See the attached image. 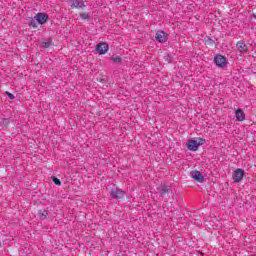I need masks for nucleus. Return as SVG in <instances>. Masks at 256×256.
<instances>
[{
	"label": "nucleus",
	"instance_id": "obj_9",
	"mask_svg": "<svg viewBox=\"0 0 256 256\" xmlns=\"http://www.w3.org/2000/svg\"><path fill=\"white\" fill-rule=\"evenodd\" d=\"M155 39L158 41V43H167V34L160 30L156 33Z\"/></svg>",
	"mask_w": 256,
	"mask_h": 256
},
{
	"label": "nucleus",
	"instance_id": "obj_8",
	"mask_svg": "<svg viewBox=\"0 0 256 256\" xmlns=\"http://www.w3.org/2000/svg\"><path fill=\"white\" fill-rule=\"evenodd\" d=\"M71 9H83L85 2L83 0H70Z\"/></svg>",
	"mask_w": 256,
	"mask_h": 256
},
{
	"label": "nucleus",
	"instance_id": "obj_21",
	"mask_svg": "<svg viewBox=\"0 0 256 256\" xmlns=\"http://www.w3.org/2000/svg\"><path fill=\"white\" fill-rule=\"evenodd\" d=\"M0 247H1V241H0Z\"/></svg>",
	"mask_w": 256,
	"mask_h": 256
},
{
	"label": "nucleus",
	"instance_id": "obj_12",
	"mask_svg": "<svg viewBox=\"0 0 256 256\" xmlns=\"http://www.w3.org/2000/svg\"><path fill=\"white\" fill-rule=\"evenodd\" d=\"M157 189L160 195H166V193H169V186L167 185H160Z\"/></svg>",
	"mask_w": 256,
	"mask_h": 256
},
{
	"label": "nucleus",
	"instance_id": "obj_7",
	"mask_svg": "<svg viewBox=\"0 0 256 256\" xmlns=\"http://www.w3.org/2000/svg\"><path fill=\"white\" fill-rule=\"evenodd\" d=\"M190 175L192 179H194L198 183H203V181H205V176H203V174H201V172L199 171H192L190 172Z\"/></svg>",
	"mask_w": 256,
	"mask_h": 256
},
{
	"label": "nucleus",
	"instance_id": "obj_4",
	"mask_svg": "<svg viewBox=\"0 0 256 256\" xmlns=\"http://www.w3.org/2000/svg\"><path fill=\"white\" fill-rule=\"evenodd\" d=\"M35 19L39 25H45V23L49 21V15L39 12L35 15Z\"/></svg>",
	"mask_w": 256,
	"mask_h": 256
},
{
	"label": "nucleus",
	"instance_id": "obj_14",
	"mask_svg": "<svg viewBox=\"0 0 256 256\" xmlns=\"http://www.w3.org/2000/svg\"><path fill=\"white\" fill-rule=\"evenodd\" d=\"M39 218L43 220L47 219V215H49V212L47 210H40L39 213Z\"/></svg>",
	"mask_w": 256,
	"mask_h": 256
},
{
	"label": "nucleus",
	"instance_id": "obj_20",
	"mask_svg": "<svg viewBox=\"0 0 256 256\" xmlns=\"http://www.w3.org/2000/svg\"><path fill=\"white\" fill-rule=\"evenodd\" d=\"M6 95H8L10 99H15V95H13L11 92H6Z\"/></svg>",
	"mask_w": 256,
	"mask_h": 256
},
{
	"label": "nucleus",
	"instance_id": "obj_16",
	"mask_svg": "<svg viewBox=\"0 0 256 256\" xmlns=\"http://www.w3.org/2000/svg\"><path fill=\"white\" fill-rule=\"evenodd\" d=\"M112 61L114 63H121V57H119V56H112Z\"/></svg>",
	"mask_w": 256,
	"mask_h": 256
},
{
	"label": "nucleus",
	"instance_id": "obj_6",
	"mask_svg": "<svg viewBox=\"0 0 256 256\" xmlns=\"http://www.w3.org/2000/svg\"><path fill=\"white\" fill-rule=\"evenodd\" d=\"M96 51L99 55H105L109 51V45L105 42L99 43L96 46Z\"/></svg>",
	"mask_w": 256,
	"mask_h": 256
},
{
	"label": "nucleus",
	"instance_id": "obj_2",
	"mask_svg": "<svg viewBox=\"0 0 256 256\" xmlns=\"http://www.w3.org/2000/svg\"><path fill=\"white\" fill-rule=\"evenodd\" d=\"M243 177H245V171L241 168H238L233 173L234 183H241L243 181Z\"/></svg>",
	"mask_w": 256,
	"mask_h": 256
},
{
	"label": "nucleus",
	"instance_id": "obj_11",
	"mask_svg": "<svg viewBox=\"0 0 256 256\" xmlns=\"http://www.w3.org/2000/svg\"><path fill=\"white\" fill-rule=\"evenodd\" d=\"M235 117H236V121H245V112H243V109H237L235 111Z\"/></svg>",
	"mask_w": 256,
	"mask_h": 256
},
{
	"label": "nucleus",
	"instance_id": "obj_1",
	"mask_svg": "<svg viewBox=\"0 0 256 256\" xmlns=\"http://www.w3.org/2000/svg\"><path fill=\"white\" fill-rule=\"evenodd\" d=\"M200 145H205V139L198 138L197 140H190L187 142V148L189 151H197Z\"/></svg>",
	"mask_w": 256,
	"mask_h": 256
},
{
	"label": "nucleus",
	"instance_id": "obj_5",
	"mask_svg": "<svg viewBox=\"0 0 256 256\" xmlns=\"http://www.w3.org/2000/svg\"><path fill=\"white\" fill-rule=\"evenodd\" d=\"M112 199H123L125 197V192L119 188L112 189L110 192Z\"/></svg>",
	"mask_w": 256,
	"mask_h": 256
},
{
	"label": "nucleus",
	"instance_id": "obj_15",
	"mask_svg": "<svg viewBox=\"0 0 256 256\" xmlns=\"http://www.w3.org/2000/svg\"><path fill=\"white\" fill-rule=\"evenodd\" d=\"M164 59L168 63H171V61H173V56L171 54H167L166 56H164Z\"/></svg>",
	"mask_w": 256,
	"mask_h": 256
},
{
	"label": "nucleus",
	"instance_id": "obj_17",
	"mask_svg": "<svg viewBox=\"0 0 256 256\" xmlns=\"http://www.w3.org/2000/svg\"><path fill=\"white\" fill-rule=\"evenodd\" d=\"M80 17H81V19L86 20V19H89L90 16L87 13H81Z\"/></svg>",
	"mask_w": 256,
	"mask_h": 256
},
{
	"label": "nucleus",
	"instance_id": "obj_19",
	"mask_svg": "<svg viewBox=\"0 0 256 256\" xmlns=\"http://www.w3.org/2000/svg\"><path fill=\"white\" fill-rule=\"evenodd\" d=\"M53 182L55 183V185H61V180H59L58 178H53Z\"/></svg>",
	"mask_w": 256,
	"mask_h": 256
},
{
	"label": "nucleus",
	"instance_id": "obj_10",
	"mask_svg": "<svg viewBox=\"0 0 256 256\" xmlns=\"http://www.w3.org/2000/svg\"><path fill=\"white\" fill-rule=\"evenodd\" d=\"M236 47H237V51H239V53H247V44H245V42L238 41L236 44Z\"/></svg>",
	"mask_w": 256,
	"mask_h": 256
},
{
	"label": "nucleus",
	"instance_id": "obj_18",
	"mask_svg": "<svg viewBox=\"0 0 256 256\" xmlns=\"http://www.w3.org/2000/svg\"><path fill=\"white\" fill-rule=\"evenodd\" d=\"M43 47H44L45 49L51 47V42H44V43H43Z\"/></svg>",
	"mask_w": 256,
	"mask_h": 256
},
{
	"label": "nucleus",
	"instance_id": "obj_13",
	"mask_svg": "<svg viewBox=\"0 0 256 256\" xmlns=\"http://www.w3.org/2000/svg\"><path fill=\"white\" fill-rule=\"evenodd\" d=\"M37 19L35 18V16H34V18H29L28 19V25L30 26V27H32L33 29H37V27H38V25H37Z\"/></svg>",
	"mask_w": 256,
	"mask_h": 256
},
{
	"label": "nucleus",
	"instance_id": "obj_3",
	"mask_svg": "<svg viewBox=\"0 0 256 256\" xmlns=\"http://www.w3.org/2000/svg\"><path fill=\"white\" fill-rule=\"evenodd\" d=\"M214 63L217 65V67L223 69V67H226L227 65V58H225L223 55H216L214 57Z\"/></svg>",
	"mask_w": 256,
	"mask_h": 256
}]
</instances>
